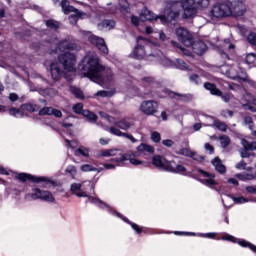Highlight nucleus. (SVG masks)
I'll list each match as a JSON object with an SVG mask.
<instances>
[{
    "mask_svg": "<svg viewBox=\"0 0 256 256\" xmlns=\"http://www.w3.org/2000/svg\"><path fill=\"white\" fill-rule=\"evenodd\" d=\"M70 191L76 197H89V191H95V184L91 181H84L82 183H72Z\"/></svg>",
    "mask_w": 256,
    "mask_h": 256,
    "instance_id": "0eeeda50",
    "label": "nucleus"
},
{
    "mask_svg": "<svg viewBox=\"0 0 256 256\" xmlns=\"http://www.w3.org/2000/svg\"><path fill=\"white\" fill-rule=\"evenodd\" d=\"M191 83H195V85H199L201 81L199 80V76L197 74H192L189 77Z\"/></svg>",
    "mask_w": 256,
    "mask_h": 256,
    "instance_id": "13d9d810",
    "label": "nucleus"
},
{
    "mask_svg": "<svg viewBox=\"0 0 256 256\" xmlns=\"http://www.w3.org/2000/svg\"><path fill=\"white\" fill-rule=\"evenodd\" d=\"M245 190L251 195H256V186H246Z\"/></svg>",
    "mask_w": 256,
    "mask_h": 256,
    "instance_id": "69168bd1",
    "label": "nucleus"
},
{
    "mask_svg": "<svg viewBox=\"0 0 256 256\" xmlns=\"http://www.w3.org/2000/svg\"><path fill=\"white\" fill-rule=\"evenodd\" d=\"M112 125H116L119 129H122L123 131H128V129H131L133 127V123H131V120L128 118H123L120 121L113 120Z\"/></svg>",
    "mask_w": 256,
    "mask_h": 256,
    "instance_id": "aec40b11",
    "label": "nucleus"
},
{
    "mask_svg": "<svg viewBox=\"0 0 256 256\" xmlns=\"http://www.w3.org/2000/svg\"><path fill=\"white\" fill-rule=\"evenodd\" d=\"M78 69L84 71V75L91 79V81H96L104 87L113 85V81L115 80L113 70L103 67L99 61V57L95 54L86 55L79 64Z\"/></svg>",
    "mask_w": 256,
    "mask_h": 256,
    "instance_id": "f257e3e1",
    "label": "nucleus"
},
{
    "mask_svg": "<svg viewBox=\"0 0 256 256\" xmlns=\"http://www.w3.org/2000/svg\"><path fill=\"white\" fill-rule=\"evenodd\" d=\"M66 173H69L72 179H75V175H77V167L70 165L66 168Z\"/></svg>",
    "mask_w": 256,
    "mask_h": 256,
    "instance_id": "09e8293b",
    "label": "nucleus"
},
{
    "mask_svg": "<svg viewBox=\"0 0 256 256\" xmlns=\"http://www.w3.org/2000/svg\"><path fill=\"white\" fill-rule=\"evenodd\" d=\"M247 40L249 41V43H251V45H255L256 46V33L252 32L248 35Z\"/></svg>",
    "mask_w": 256,
    "mask_h": 256,
    "instance_id": "5fc2aeb1",
    "label": "nucleus"
},
{
    "mask_svg": "<svg viewBox=\"0 0 256 256\" xmlns=\"http://www.w3.org/2000/svg\"><path fill=\"white\" fill-rule=\"evenodd\" d=\"M113 215H116V217H118L119 219H122V221H125V223H129V225H131L132 229H134L135 232L137 233L143 232V230L141 229V227H139V225L129 221V219L125 218L123 215H121V213L113 212Z\"/></svg>",
    "mask_w": 256,
    "mask_h": 256,
    "instance_id": "5701e85b",
    "label": "nucleus"
},
{
    "mask_svg": "<svg viewBox=\"0 0 256 256\" xmlns=\"http://www.w3.org/2000/svg\"><path fill=\"white\" fill-rule=\"evenodd\" d=\"M146 153H155V148L147 144H140L137 147L136 152H128L126 154H121L120 157L112 158V163H123L125 161H130L131 165H143V161L137 159V157H141V155H145Z\"/></svg>",
    "mask_w": 256,
    "mask_h": 256,
    "instance_id": "39448f33",
    "label": "nucleus"
},
{
    "mask_svg": "<svg viewBox=\"0 0 256 256\" xmlns=\"http://www.w3.org/2000/svg\"><path fill=\"white\" fill-rule=\"evenodd\" d=\"M21 111H22V113L24 111H28L29 113H33L35 111V106L32 105V104H23L21 106Z\"/></svg>",
    "mask_w": 256,
    "mask_h": 256,
    "instance_id": "de8ad7c7",
    "label": "nucleus"
},
{
    "mask_svg": "<svg viewBox=\"0 0 256 256\" xmlns=\"http://www.w3.org/2000/svg\"><path fill=\"white\" fill-rule=\"evenodd\" d=\"M139 111L144 115L151 117L159 111V103L155 100H144L140 103Z\"/></svg>",
    "mask_w": 256,
    "mask_h": 256,
    "instance_id": "9b49d317",
    "label": "nucleus"
},
{
    "mask_svg": "<svg viewBox=\"0 0 256 256\" xmlns=\"http://www.w3.org/2000/svg\"><path fill=\"white\" fill-rule=\"evenodd\" d=\"M180 155H184L185 157H193L195 161H199V156L195 154L193 151L189 150L188 148L180 149Z\"/></svg>",
    "mask_w": 256,
    "mask_h": 256,
    "instance_id": "2f4dec72",
    "label": "nucleus"
},
{
    "mask_svg": "<svg viewBox=\"0 0 256 256\" xmlns=\"http://www.w3.org/2000/svg\"><path fill=\"white\" fill-rule=\"evenodd\" d=\"M10 115H12L13 117H23L24 112L20 109L17 108H11L9 110Z\"/></svg>",
    "mask_w": 256,
    "mask_h": 256,
    "instance_id": "c03bdc74",
    "label": "nucleus"
},
{
    "mask_svg": "<svg viewBox=\"0 0 256 256\" xmlns=\"http://www.w3.org/2000/svg\"><path fill=\"white\" fill-rule=\"evenodd\" d=\"M140 19L141 21H153L157 19V16H155L151 10L143 8L140 12Z\"/></svg>",
    "mask_w": 256,
    "mask_h": 256,
    "instance_id": "4be33fe9",
    "label": "nucleus"
},
{
    "mask_svg": "<svg viewBox=\"0 0 256 256\" xmlns=\"http://www.w3.org/2000/svg\"><path fill=\"white\" fill-rule=\"evenodd\" d=\"M220 145L224 149L229 147V145H231V139L229 138V136L227 135L220 136Z\"/></svg>",
    "mask_w": 256,
    "mask_h": 256,
    "instance_id": "e433bc0d",
    "label": "nucleus"
},
{
    "mask_svg": "<svg viewBox=\"0 0 256 256\" xmlns=\"http://www.w3.org/2000/svg\"><path fill=\"white\" fill-rule=\"evenodd\" d=\"M131 23L132 25H135V27H139L140 19L139 17L132 15L131 16Z\"/></svg>",
    "mask_w": 256,
    "mask_h": 256,
    "instance_id": "0e129e2a",
    "label": "nucleus"
},
{
    "mask_svg": "<svg viewBox=\"0 0 256 256\" xmlns=\"http://www.w3.org/2000/svg\"><path fill=\"white\" fill-rule=\"evenodd\" d=\"M89 201H90V203H94V205H97L98 207H101L102 209H108V211H109V209H111V207L107 203L99 200V198L90 197Z\"/></svg>",
    "mask_w": 256,
    "mask_h": 256,
    "instance_id": "7c9ffc66",
    "label": "nucleus"
},
{
    "mask_svg": "<svg viewBox=\"0 0 256 256\" xmlns=\"http://www.w3.org/2000/svg\"><path fill=\"white\" fill-rule=\"evenodd\" d=\"M100 29H106V31H111L115 27V21L113 20H104L98 25Z\"/></svg>",
    "mask_w": 256,
    "mask_h": 256,
    "instance_id": "c756f323",
    "label": "nucleus"
},
{
    "mask_svg": "<svg viewBox=\"0 0 256 256\" xmlns=\"http://www.w3.org/2000/svg\"><path fill=\"white\" fill-rule=\"evenodd\" d=\"M39 115H53V108L44 107L39 111Z\"/></svg>",
    "mask_w": 256,
    "mask_h": 256,
    "instance_id": "3c124183",
    "label": "nucleus"
},
{
    "mask_svg": "<svg viewBox=\"0 0 256 256\" xmlns=\"http://www.w3.org/2000/svg\"><path fill=\"white\" fill-rule=\"evenodd\" d=\"M137 45L135 46L133 52L130 54V56L133 59H145V57H156L157 50L155 47H157V44H153L151 42H148L147 39L139 36L137 39Z\"/></svg>",
    "mask_w": 256,
    "mask_h": 256,
    "instance_id": "423d86ee",
    "label": "nucleus"
},
{
    "mask_svg": "<svg viewBox=\"0 0 256 256\" xmlns=\"http://www.w3.org/2000/svg\"><path fill=\"white\" fill-rule=\"evenodd\" d=\"M197 173H199L200 177H204L205 179L202 180L203 185H206V187H215L217 183L215 182V175L209 174L202 169H197Z\"/></svg>",
    "mask_w": 256,
    "mask_h": 256,
    "instance_id": "dca6fc26",
    "label": "nucleus"
},
{
    "mask_svg": "<svg viewBox=\"0 0 256 256\" xmlns=\"http://www.w3.org/2000/svg\"><path fill=\"white\" fill-rule=\"evenodd\" d=\"M230 198L236 205H245V203H251V201H253V199L245 198L243 196H231Z\"/></svg>",
    "mask_w": 256,
    "mask_h": 256,
    "instance_id": "cd10ccee",
    "label": "nucleus"
},
{
    "mask_svg": "<svg viewBox=\"0 0 256 256\" xmlns=\"http://www.w3.org/2000/svg\"><path fill=\"white\" fill-rule=\"evenodd\" d=\"M80 171H82L83 173H89L93 171H98V169L91 164H83L80 166Z\"/></svg>",
    "mask_w": 256,
    "mask_h": 256,
    "instance_id": "4c0bfd02",
    "label": "nucleus"
},
{
    "mask_svg": "<svg viewBox=\"0 0 256 256\" xmlns=\"http://www.w3.org/2000/svg\"><path fill=\"white\" fill-rule=\"evenodd\" d=\"M83 35L88 37V41L92 43V45H95L101 53L104 55H107L109 53V48L107 47V44H105V40L99 36L93 35L91 32L82 31Z\"/></svg>",
    "mask_w": 256,
    "mask_h": 256,
    "instance_id": "f8f14e48",
    "label": "nucleus"
},
{
    "mask_svg": "<svg viewBox=\"0 0 256 256\" xmlns=\"http://www.w3.org/2000/svg\"><path fill=\"white\" fill-rule=\"evenodd\" d=\"M212 165L215 167V170L218 173H226L227 169L225 168V165H223V162H221V159L219 158H215L214 160H212Z\"/></svg>",
    "mask_w": 256,
    "mask_h": 256,
    "instance_id": "a878e982",
    "label": "nucleus"
},
{
    "mask_svg": "<svg viewBox=\"0 0 256 256\" xmlns=\"http://www.w3.org/2000/svg\"><path fill=\"white\" fill-rule=\"evenodd\" d=\"M72 109L77 115H83V111H85L83 110V104L81 103L74 105Z\"/></svg>",
    "mask_w": 256,
    "mask_h": 256,
    "instance_id": "8fccbe9b",
    "label": "nucleus"
},
{
    "mask_svg": "<svg viewBox=\"0 0 256 256\" xmlns=\"http://www.w3.org/2000/svg\"><path fill=\"white\" fill-rule=\"evenodd\" d=\"M119 6H120V11L122 13H129V2H127V0H121L119 2Z\"/></svg>",
    "mask_w": 256,
    "mask_h": 256,
    "instance_id": "79ce46f5",
    "label": "nucleus"
},
{
    "mask_svg": "<svg viewBox=\"0 0 256 256\" xmlns=\"http://www.w3.org/2000/svg\"><path fill=\"white\" fill-rule=\"evenodd\" d=\"M255 98L253 97V94L249 93V92H246L243 96V100L246 101L247 103H252V101L254 100Z\"/></svg>",
    "mask_w": 256,
    "mask_h": 256,
    "instance_id": "4d7b16f0",
    "label": "nucleus"
},
{
    "mask_svg": "<svg viewBox=\"0 0 256 256\" xmlns=\"http://www.w3.org/2000/svg\"><path fill=\"white\" fill-rule=\"evenodd\" d=\"M119 153V149H103L98 153V157H115Z\"/></svg>",
    "mask_w": 256,
    "mask_h": 256,
    "instance_id": "b1692460",
    "label": "nucleus"
},
{
    "mask_svg": "<svg viewBox=\"0 0 256 256\" xmlns=\"http://www.w3.org/2000/svg\"><path fill=\"white\" fill-rule=\"evenodd\" d=\"M176 36L186 47L193 45V35H191L187 29L179 27L176 29Z\"/></svg>",
    "mask_w": 256,
    "mask_h": 256,
    "instance_id": "4468645a",
    "label": "nucleus"
},
{
    "mask_svg": "<svg viewBox=\"0 0 256 256\" xmlns=\"http://www.w3.org/2000/svg\"><path fill=\"white\" fill-rule=\"evenodd\" d=\"M122 137L129 139V141H131V143H137V140L135 139V137H133V135H131L129 133L122 132Z\"/></svg>",
    "mask_w": 256,
    "mask_h": 256,
    "instance_id": "680f3d73",
    "label": "nucleus"
},
{
    "mask_svg": "<svg viewBox=\"0 0 256 256\" xmlns=\"http://www.w3.org/2000/svg\"><path fill=\"white\" fill-rule=\"evenodd\" d=\"M115 93H117V90H115V88H112L110 90H100L95 94V96L96 97H113Z\"/></svg>",
    "mask_w": 256,
    "mask_h": 256,
    "instance_id": "c85d7f7f",
    "label": "nucleus"
},
{
    "mask_svg": "<svg viewBox=\"0 0 256 256\" xmlns=\"http://www.w3.org/2000/svg\"><path fill=\"white\" fill-rule=\"evenodd\" d=\"M83 117H85L90 123H95L97 121V115L95 113L89 111V110H84L82 112Z\"/></svg>",
    "mask_w": 256,
    "mask_h": 256,
    "instance_id": "473e14b6",
    "label": "nucleus"
},
{
    "mask_svg": "<svg viewBox=\"0 0 256 256\" xmlns=\"http://www.w3.org/2000/svg\"><path fill=\"white\" fill-rule=\"evenodd\" d=\"M152 161L155 167H158L159 169H164L165 171H169L171 161H167L165 157L156 155L153 157Z\"/></svg>",
    "mask_w": 256,
    "mask_h": 256,
    "instance_id": "f3484780",
    "label": "nucleus"
},
{
    "mask_svg": "<svg viewBox=\"0 0 256 256\" xmlns=\"http://www.w3.org/2000/svg\"><path fill=\"white\" fill-rule=\"evenodd\" d=\"M187 47L192 48V51H194L196 55H203L205 51H207V45L203 41L193 42V39H192V44Z\"/></svg>",
    "mask_w": 256,
    "mask_h": 256,
    "instance_id": "6ab92c4d",
    "label": "nucleus"
},
{
    "mask_svg": "<svg viewBox=\"0 0 256 256\" xmlns=\"http://www.w3.org/2000/svg\"><path fill=\"white\" fill-rule=\"evenodd\" d=\"M46 25L50 28V29H58L59 28V22L55 21V20H47L46 21Z\"/></svg>",
    "mask_w": 256,
    "mask_h": 256,
    "instance_id": "864d4df0",
    "label": "nucleus"
},
{
    "mask_svg": "<svg viewBox=\"0 0 256 256\" xmlns=\"http://www.w3.org/2000/svg\"><path fill=\"white\" fill-rule=\"evenodd\" d=\"M61 8H62L63 13H65V15H69V13H75V11L77 10V9H75V7L70 6L69 1H67V0H63L61 2Z\"/></svg>",
    "mask_w": 256,
    "mask_h": 256,
    "instance_id": "bb28decb",
    "label": "nucleus"
},
{
    "mask_svg": "<svg viewBox=\"0 0 256 256\" xmlns=\"http://www.w3.org/2000/svg\"><path fill=\"white\" fill-rule=\"evenodd\" d=\"M210 1L211 0H181V2L172 1L165 9V15L160 16V19L162 23L177 19V17H179L181 7L184 9V19H189V17H193L197 13L199 7H209Z\"/></svg>",
    "mask_w": 256,
    "mask_h": 256,
    "instance_id": "f03ea898",
    "label": "nucleus"
},
{
    "mask_svg": "<svg viewBox=\"0 0 256 256\" xmlns=\"http://www.w3.org/2000/svg\"><path fill=\"white\" fill-rule=\"evenodd\" d=\"M30 197L32 199H41V201H46L47 203H55V196L51 192L39 188H34L30 193Z\"/></svg>",
    "mask_w": 256,
    "mask_h": 256,
    "instance_id": "ddd939ff",
    "label": "nucleus"
},
{
    "mask_svg": "<svg viewBox=\"0 0 256 256\" xmlns=\"http://www.w3.org/2000/svg\"><path fill=\"white\" fill-rule=\"evenodd\" d=\"M256 60V56L253 53H250L246 56V63L251 64V63H255Z\"/></svg>",
    "mask_w": 256,
    "mask_h": 256,
    "instance_id": "052dcab7",
    "label": "nucleus"
},
{
    "mask_svg": "<svg viewBox=\"0 0 256 256\" xmlns=\"http://www.w3.org/2000/svg\"><path fill=\"white\" fill-rule=\"evenodd\" d=\"M151 140L153 141V143H160L161 134L159 132H152L151 133Z\"/></svg>",
    "mask_w": 256,
    "mask_h": 256,
    "instance_id": "603ef678",
    "label": "nucleus"
},
{
    "mask_svg": "<svg viewBox=\"0 0 256 256\" xmlns=\"http://www.w3.org/2000/svg\"><path fill=\"white\" fill-rule=\"evenodd\" d=\"M162 144H163L165 147H173V145H174L173 140H169V139L163 140V141H162Z\"/></svg>",
    "mask_w": 256,
    "mask_h": 256,
    "instance_id": "338daca9",
    "label": "nucleus"
},
{
    "mask_svg": "<svg viewBox=\"0 0 256 256\" xmlns=\"http://www.w3.org/2000/svg\"><path fill=\"white\" fill-rule=\"evenodd\" d=\"M174 65L178 69H181L182 71H187V69H189V67H187V64L185 63V61H183L181 59H177L176 62L174 63Z\"/></svg>",
    "mask_w": 256,
    "mask_h": 256,
    "instance_id": "a19ab883",
    "label": "nucleus"
},
{
    "mask_svg": "<svg viewBox=\"0 0 256 256\" xmlns=\"http://www.w3.org/2000/svg\"><path fill=\"white\" fill-rule=\"evenodd\" d=\"M70 91H71L72 94L75 95V97L77 99H84L83 91H81V89H79L75 86H72V87H70Z\"/></svg>",
    "mask_w": 256,
    "mask_h": 256,
    "instance_id": "58836bf2",
    "label": "nucleus"
},
{
    "mask_svg": "<svg viewBox=\"0 0 256 256\" xmlns=\"http://www.w3.org/2000/svg\"><path fill=\"white\" fill-rule=\"evenodd\" d=\"M204 87L205 89H207V91H210L211 95H216V97H221L224 103H231V101H235V96H233L232 93L227 92L223 94V92H221V90H219V88H217L215 84L205 83Z\"/></svg>",
    "mask_w": 256,
    "mask_h": 256,
    "instance_id": "9d476101",
    "label": "nucleus"
},
{
    "mask_svg": "<svg viewBox=\"0 0 256 256\" xmlns=\"http://www.w3.org/2000/svg\"><path fill=\"white\" fill-rule=\"evenodd\" d=\"M109 131L112 135H116L117 137H122V135H123V132H121V130H119L118 128H115V127H111L109 129Z\"/></svg>",
    "mask_w": 256,
    "mask_h": 256,
    "instance_id": "6e6d98bb",
    "label": "nucleus"
},
{
    "mask_svg": "<svg viewBox=\"0 0 256 256\" xmlns=\"http://www.w3.org/2000/svg\"><path fill=\"white\" fill-rule=\"evenodd\" d=\"M160 63L161 65H163L164 67H173V65H175V63H173V61H171L169 58H167V56L162 55L160 56Z\"/></svg>",
    "mask_w": 256,
    "mask_h": 256,
    "instance_id": "c9c22d12",
    "label": "nucleus"
},
{
    "mask_svg": "<svg viewBox=\"0 0 256 256\" xmlns=\"http://www.w3.org/2000/svg\"><path fill=\"white\" fill-rule=\"evenodd\" d=\"M49 43L51 45H54L55 47V53L60 51L61 53H65V51H79V46H77V43H75L73 40H57L56 36H52L49 40Z\"/></svg>",
    "mask_w": 256,
    "mask_h": 256,
    "instance_id": "6e6552de",
    "label": "nucleus"
},
{
    "mask_svg": "<svg viewBox=\"0 0 256 256\" xmlns=\"http://www.w3.org/2000/svg\"><path fill=\"white\" fill-rule=\"evenodd\" d=\"M244 125L250 129V131H253L255 129V124L253 123V118L251 116H247L244 118Z\"/></svg>",
    "mask_w": 256,
    "mask_h": 256,
    "instance_id": "ea45409f",
    "label": "nucleus"
},
{
    "mask_svg": "<svg viewBox=\"0 0 256 256\" xmlns=\"http://www.w3.org/2000/svg\"><path fill=\"white\" fill-rule=\"evenodd\" d=\"M208 119L213 121L212 124H208V127H215L219 131H227V124L226 123H223L219 120H215V119H213V117H208Z\"/></svg>",
    "mask_w": 256,
    "mask_h": 256,
    "instance_id": "393cba45",
    "label": "nucleus"
},
{
    "mask_svg": "<svg viewBox=\"0 0 256 256\" xmlns=\"http://www.w3.org/2000/svg\"><path fill=\"white\" fill-rule=\"evenodd\" d=\"M168 171H170L171 173H179L180 175H188L187 168H185V166L183 165L175 164V161L170 162Z\"/></svg>",
    "mask_w": 256,
    "mask_h": 256,
    "instance_id": "412c9836",
    "label": "nucleus"
},
{
    "mask_svg": "<svg viewBox=\"0 0 256 256\" xmlns=\"http://www.w3.org/2000/svg\"><path fill=\"white\" fill-rule=\"evenodd\" d=\"M236 177L240 179V181H252V179H255V175L250 173L236 174Z\"/></svg>",
    "mask_w": 256,
    "mask_h": 256,
    "instance_id": "f704fd0d",
    "label": "nucleus"
},
{
    "mask_svg": "<svg viewBox=\"0 0 256 256\" xmlns=\"http://www.w3.org/2000/svg\"><path fill=\"white\" fill-rule=\"evenodd\" d=\"M100 117H102L103 119H106L109 123H113L114 119L113 117L109 116L107 113L105 112H99Z\"/></svg>",
    "mask_w": 256,
    "mask_h": 256,
    "instance_id": "bf43d9fd",
    "label": "nucleus"
},
{
    "mask_svg": "<svg viewBox=\"0 0 256 256\" xmlns=\"http://www.w3.org/2000/svg\"><path fill=\"white\" fill-rule=\"evenodd\" d=\"M222 239L223 241H231L232 243H237V238L229 234H225L224 236H222ZM238 245H240L241 247H249L251 251H256V246L245 240H238Z\"/></svg>",
    "mask_w": 256,
    "mask_h": 256,
    "instance_id": "a211bd4d",
    "label": "nucleus"
},
{
    "mask_svg": "<svg viewBox=\"0 0 256 256\" xmlns=\"http://www.w3.org/2000/svg\"><path fill=\"white\" fill-rule=\"evenodd\" d=\"M241 145L244 149H248L249 151H256V142L249 143V141L242 139Z\"/></svg>",
    "mask_w": 256,
    "mask_h": 256,
    "instance_id": "72a5a7b5",
    "label": "nucleus"
},
{
    "mask_svg": "<svg viewBox=\"0 0 256 256\" xmlns=\"http://www.w3.org/2000/svg\"><path fill=\"white\" fill-rule=\"evenodd\" d=\"M172 45L174 47H177V49H179L180 53H182V55H191V52L185 48H183L181 45H179V43L175 42V41H171Z\"/></svg>",
    "mask_w": 256,
    "mask_h": 256,
    "instance_id": "37998d69",
    "label": "nucleus"
},
{
    "mask_svg": "<svg viewBox=\"0 0 256 256\" xmlns=\"http://www.w3.org/2000/svg\"><path fill=\"white\" fill-rule=\"evenodd\" d=\"M75 14H72L69 16V21L72 25H75L77 21H79V17H81V14L77 12V10L74 12Z\"/></svg>",
    "mask_w": 256,
    "mask_h": 256,
    "instance_id": "49530a36",
    "label": "nucleus"
},
{
    "mask_svg": "<svg viewBox=\"0 0 256 256\" xmlns=\"http://www.w3.org/2000/svg\"><path fill=\"white\" fill-rule=\"evenodd\" d=\"M144 87H153V79L147 77L143 79Z\"/></svg>",
    "mask_w": 256,
    "mask_h": 256,
    "instance_id": "e2e57ef3",
    "label": "nucleus"
},
{
    "mask_svg": "<svg viewBox=\"0 0 256 256\" xmlns=\"http://www.w3.org/2000/svg\"><path fill=\"white\" fill-rule=\"evenodd\" d=\"M76 153H78V155H82V157H89V148H85V146H80L76 150Z\"/></svg>",
    "mask_w": 256,
    "mask_h": 256,
    "instance_id": "a18cd8bd",
    "label": "nucleus"
},
{
    "mask_svg": "<svg viewBox=\"0 0 256 256\" xmlns=\"http://www.w3.org/2000/svg\"><path fill=\"white\" fill-rule=\"evenodd\" d=\"M221 71L226 74V77L235 81H247V73L239 65H233L230 68L224 65L221 67Z\"/></svg>",
    "mask_w": 256,
    "mask_h": 256,
    "instance_id": "1a4fd4ad",
    "label": "nucleus"
},
{
    "mask_svg": "<svg viewBox=\"0 0 256 256\" xmlns=\"http://www.w3.org/2000/svg\"><path fill=\"white\" fill-rule=\"evenodd\" d=\"M246 11L247 7L242 1L234 0L231 2L227 0L214 5L211 10V15L217 19H221L223 17H243Z\"/></svg>",
    "mask_w": 256,
    "mask_h": 256,
    "instance_id": "20e7f679",
    "label": "nucleus"
},
{
    "mask_svg": "<svg viewBox=\"0 0 256 256\" xmlns=\"http://www.w3.org/2000/svg\"><path fill=\"white\" fill-rule=\"evenodd\" d=\"M17 179L20 181H33L34 183H51L49 178L47 177H34L31 176L30 174H25V173H20L16 175Z\"/></svg>",
    "mask_w": 256,
    "mask_h": 256,
    "instance_id": "2eb2a0df",
    "label": "nucleus"
},
{
    "mask_svg": "<svg viewBox=\"0 0 256 256\" xmlns=\"http://www.w3.org/2000/svg\"><path fill=\"white\" fill-rule=\"evenodd\" d=\"M223 117H232L233 116V111L231 110H224L222 111Z\"/></svg>",
    "mask_w": 256,
    "mask_h": 256,
    "instance_id": "774afa93",
    "label": "nucleus"
},
{
    "mask_svg": "<svg viewBox=\"0 0 256 256\" xmlns=\"http://www.w3.org/2000/svg\"><path fill=\"white\" fill-rule=\"evenodd\" d=\"M75 65H77V56L71 52H64L58 56V61L53 62L50 66L51 76L54 81H59L64 75L69 79L75 75Z\"/></svg>",
    "mask_w": 256,
    "mask_h": 256,
    "instance_id": "7ed1b4c3",
    "label": "nucleus"
}]
</instances>
